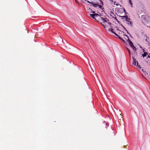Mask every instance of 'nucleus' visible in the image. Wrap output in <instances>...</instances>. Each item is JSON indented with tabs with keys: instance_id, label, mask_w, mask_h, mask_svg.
Segmentation results:
<instances>
[{
	"instance_id": "10",
	"label": "nucleus",
	"mask_w": 150,
	"mask_h": 150,
	"mask_svg": "<svg viewBox=\"0 0 150 150\" xmlns=\"http://www.w3.org/2000/svg\"><path fill=\"white\" fill-rule=\"evenodd\" d=\"M127 23L129 25H132V23L130 21H128Z\"/></svg>"
},
{
	"instance_id": "24",
	"label": "nucleus",
	"mask_w": 150,
	"mask_h": 150,
	"mask_svg": "<svg viewBox=\"0 0 150 150\" xmlns=\"http://www.w3.org/2000/svg\"><path fill=\"white\" fill-rule=\"evenodd\" d=\"M146 41L148 42V40H147V38H146Z\"/></svg>"
},
{
	"instance_id": "13",
	"label": "nucleus",
	"mask_w": 150,
	"mask_h": 150,
	"mask_svg": "<svg viewBox=\"0 0 150 150\" xmlns=\"http://www.w3.org/2000/svg\"><path fill=\"white\" fill-rule=\"evenodd\" d=\"M118 37H119V39H120L122 40H123V41H124L123 40L121 37H120L118 35V36H117Z\"/></svg>"
},
{
	"instance_id": "14",
	"label": "nucleus",
	"mask_w": 150,
	"mask_h": 150,
	"mask_svg": "<svg viewBox=\"0 0 150 150\" xmlns=\"http://www.w3.org/2000/svg\"><path fill=\"white\" fill-rule=\"evenodd\" d=\"M99 1H100V3L101 4V5H103V2L101 0H99Z\"/></svg>"
},
{
	"instance_id": "12",
	"label": "nucleus",
	"mask_w": 150,
	"mask_h": 150,
	"mask_svg": "<svg viewBox=\"0 0 150 150\" xmlns=\"http://www.w3.org/2000/svg\"><path fill=\"white\" fill-rule=\"evenodd\" d=\"M137 65H136L137 66H138V68H141V67H140V65H138V62L137 61Z\"/></svg>"
},
{
	"instance_id": "4",
	"label": "nucleus",
	"mask_w": 150,
	"mask_h": 150,
	"mask_svg": "<svg viewBox=\"0 0 150 150\" xmlns=\"http://www.w3.org/2000/svg\"><path fill=\"white\" fill-rule=\"evenodd\" d=\"M90 16L92 18L96 20V18H97L98 17H100L98 14L96 13L94 14H90Z\"/></svg>"
},
{
	"instance_id": "18",
	"label": "nucleus",
	"mask_w": 150,
	"mask_h": 150,
	"mask_svg": "<svg viewBox=\"0 0 150 150\" xmlns=\"http://www.w3.org/2000/svg\"><path fill=\"white\" fill-rule=\"evenodd\" d=\"M121 114H120V117H119V118H120V121L121 122V119H120V118H122V116H121Z\"/></svg>"
},
{
	"instance_id": "20",
	"label": "nucleus",
	"mask_w": 150,
	"mask_h": 150,
	"mask_svg": "<svg viewBox=\"0 0 150 150\" xmlns=\"http://www.w3.org/2000/svg\"><path fill=\"white\" fill-rule=\"evenodd\" d=\"M110 2L111 3H113V1H112V0H110Z\"/></svg>"
},
{
	"instance_id": "28",
	"label": "nucleus",
	"mask_w": 150,
	"mask_h": 150,
	"mask_svg": "<svg viewBox=\"0 0 150 150\" xmlns=\"http://www.w3.org/2000/svg\"><path fill=\"white\" fill-rule=\"evenodd\" d=\"M145 36L146 37V38H147V36H146V35H145Z\"/></svg>"
},
{
	"instance_id": "11",
	"label": "nucleus",
	"mask_w": 150,
	"mask_h": 150,
	"mask_svg": "<svg viewBox=\"0 0 150 150\" xmlns=\"http://www.w3.org/2000/svg\"><path fill=\"white\" fill-rule=\"evenodd\" d=\"M130 46L131 47H132L133 48V49H134V48H136V47H134L133 45H131Z\"/></svg>"
},
{
	"instance_id": "2",
	"label": "nucleus",
	"mask_w": 150,
	"mask_h": 150,
	"mask_svg": "<svg viewBox=\"0 0 150 150\" xmlns=\"http://www.w3.org/2000/svg\"><path fill=\"white\" fill-rule=\"evenodd\" d=\"M88 3L91 4L90 5L93 6V7L95 8L94 10H96L98 8H100L101 9L102 8H103V7L101 5H100V4H101V3H99L97 2H90V1H88Z\"/></svg>"
},
{
	"instance_id": "16",
	"label": "nucleus",
	"mask_w": 150,
	"mask_h": 150,
	"mask_svg": "<svg viewBox=\"0 0 150 150\" xmlns=\"http://www.w3.org/2000/svg\"><path fill=\"white\" fill-rule=\"evenodd\" d=\"M127 51L128 52H129V53H130V50H129V48H127Z\"/></svg>"
},
{
	"instance_id": "1",
	"label": "nucleus",
	"mask_w": 150,
	"mask_h": 150,
	"mask_svg": "<svg viewBox=\"0 0 150 150\" xmlns=\"http://www.w3.org/2000/svg\"><path fill=\"white\" fill-rule=\"evenodd\" d=\"M100 19L102 24L105 28H106L105 26H106V27H111L110 25L111 23L109 22V20L106 18L100 17Z\"/></svg>"
},
{
	"instance_id": "22",
	"label": "nucleus",
	"mask_w": 150,
	"mask_h": 150,
	"mask_svg": "<svg viewBox=\"0 0 150 150\" xmlns=\"http://www.w3.org/2000/svg\"><path fill=\"white\" fill-rule=\"evenodd\" d=\"M116 5L117 6L118 5H119V4H116Z\"/></svg>"
},
{
	"instance_id": "21",
	"label": "nucleus",
	"mask_w": 150,
	"mask_h": 150,
	"mask_svg": "<svg viewBox=\"0 0 150 150\" xmlns=\"http://www.w3.org/2000/svg\"><path fill=\"white\" fill-rule=\"evenodd\" d=\"M85 1H87V2H88V1H90V0H84Z\"/></svg>"
},
{
	"instance_id": "17",
	"label": "nucleus",
	"mask_w": 150,
	"mask_h": 150,
	"mask_svg": "<svg viewBox=\"0 0 150 150\" xmlns=\"http://www.w3.org/2000/svg\"><path fill=\"white\" fill-rule=\"evenodd\" d=\"M130 19L129 18L127 17L126 18V21L128 22V21H129V20Z\"/></svg>"
},
{
	"instance_id": "8",
	"label": "nucleus",
	"mask_w": 150,
	"mask_h": 150,
	"mask_svg": "<svg viewBox=\"0 0 150 150\" xmlns=\"http://www.w3.org/2000/svg\"><path fill=\"white\" fill-rule=\"evenodd\" d=\"M133 62H134L133 64L134 65V66L136 65V60L135 59V58L133 57Z\"/></svg>"
},
{
	"instance_id": "5",
	"label": "nucleus",
	"mask_w": 150,
	"mask_h": 150,
	"mask_svg": "<svg viewBox=\"0 0 150 150\" xmlns=\"http://www.w3.org/2000/svg\"><path fill=\"white\" fill-rule=\"evenodd\" d=\"M121 32L122 33H123L124 38L126 40H128L129 39V37L127 35L124 34V32L122 31H121Z\"/></svg>"
},
{
	"instance_id": "7",
	"label": "nucleus",
	"mask_w": 150,
	"mask_h": 150,
	"mask_svg": "<svg viewBox=\"0 0 150 150\" xmlns=\"http://www.w3.org/2000/svg\"><path fill=\"white\" fill-rule=\"evenodd\" d=\"M127 42H128V43L129 44L130 46L131 45H133V43L129 39L127 40Z\"/></svg>"
},
{
	"instance_id": "27",
	"label": "nucleus",
	"mask_w": 150,
	"mask_h": 150,
	"mask_svg": "<svg viewBox=\"0 0 150 150\" xmlns=\"http://www.w3.org/2000/svg\"><path fill=\"white\" fill-rule=\"evenodd\" d=\"M124 11L125 12V10L124 9Z\"/></svg>"
},
{
	"instance_id": "6",
	"label": "nucleus",
	"mask_w": 150,
	"mask_h": 150,
	"mask_svg": "<svg viewBox=\"0 0 150 150\" xmlns=\"http://www.w3.org/2000/svg\"><path fill=\"white\" fill-rule=\"evenodd\" d=\"M110 31L112 32V33L116 35V36H118V35L116 34V33L114 32L113 31V29L111 28H109V31H110Z\"/></svg>"
},
{
	"instance_id": "25",
	"label": "nucleus",
	"mask_w": 150,
	"mask_h": 150,
	"mask_svg": "<svg viewBox=\"0 0 150 150\" xmlns=\"http://www.w3.org/2000/svg\"><path fill=\"white\" fill-rule=\"evenodd\" d=\"M114 4L115 5V4H116V2H115L114 3Z\"/></svg>"
},
{
	"instance_id": "19",
	"label": "nucleus",
	"mask_w": 150,
	"mask_h": 150,
	"mask_svg": "<svg viewBox=\"0 0 150 150\" xmlns=\"http://www.w3.org/2000/svg\"><path fill=\"white\" fill-rule=\"evenodd\" d=\"M124 18H126L127 17L126 16H122Z\"/></svg>"
},
{
	"instance_id": "3",
	"label": "nucleus",
	"mask_w": 150,
	"mask_h": 150,
	"mask_svg": "<svg viewBox=\"0 0 150 150\" xmlns=\"http://www.w3.org/2000/svg\"><path fill=\"white\" fill-rule=\"evenodd\" d=\"M141 18L142 22L145 25H147L148 23L150 22V18L149 17L146 15L142 16Z\"/></svg>"
},
{
	"instance_id": "26",
	"label": "nucleus",
	"mask_w": 150,
	"mask_h": 150,
	"mask_svg": "<svg viewBox=\"0 0 150 150\" xmlns=\"http://www.w3.org/2000/svg\"><path fill=\"white\" fill-rule=\"evenodd\" d=\"M114 4L115 5V4H116V2H115L114 3Z\"/></svg>"
},
{
	"instance_id": "15",
	"label": "nucleus",
	"mask_w": 150,
	"mask_h": 150,
	"mask_svg": "<svg viewBox=\"0 0 150 150\" xmlns=\"http://www.w3.org/2000/svg\"><path fill=\"white\" fill-rule=\"evenodd\" d=\"M129 3L130 4H131V5L132 6V3L131 2V0H129Z\"/></svg>"
},
{
	"instance_id": "29",
	"label": "nucleus",
	"mask_w": 150,
	"mask_h": 150,
	"mask_svg": "<svg viewBox=\"0 0 150 150\" xmlns=\"http://www.w3.org/2000/svg\"><path fill=\"white\" fill-rule=\"evenodd\" d=\"M129 55L130 56V53H129Z\"/></svg>"
},
{
	"instance_id": "23",
	"label": "nucleus",
	"mask_w": 150,
	"mask_h": 150,
	"mask_svg": "<svg viewBox=\"0 0 150 150\" xmlns=\"http://www.w3.org/2000/svg\"><path fill=\"white\" fill-rule=\"evenodd\" d=\"M92 12L93 13H95V11H93Z\"/></svg>"
},
{
	"instance_id": "9",
	"label": "nucleus",
	"mask_w": 150,
	"mask_h": 150,
	"mask_svg": "<svg viewBox=\"0 0 150 150\" xmlns=\"http://www.w3.org/2000/svg\"><path fill=\"white\" fill-rule=\"evenodd\" d=\"M148 53L147 52H145L144 53L142 54V56L143 57H146V55Z\"/></svg>"
}]
</instances>
